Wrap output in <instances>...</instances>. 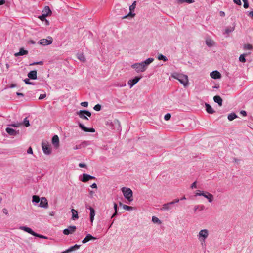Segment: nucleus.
Instances as JSON below:
<instances>
[{
	"label": "nucleus",
	"mask_w": 253,
	"mask_h": 253,
	"mask_svg": "<svg viewBox=\"0 0 253 253\" xmlns=\"http://www.w3.org/2000/svg\"><path fill=\"white\" fill-rule=\"evenodd\" d=\"M205 193V192L203 191H200V190H198L197 191L196 193H195V196H204V193Z\"/></svg>",
	"instance_id": "nucleus-38"
},
{
	"label": "nucleus",
	"mask_w": 253,
	"mask_h": 253,
	"mask_svg": "<svg viewBox=\"0 0 253 253\" xmlns=\"http://www.w3.org/2000/svg\"><path fill=\"white\" fill-rule=\"evenodd\" d=\"M213 100H214V102H215L216 103H217L220 106H222V99L221 98L220 96H219L218 95H216V96H214Z\"/></svg>",
	"instance_id": "nucleus-27"
},
{
	"label": "nucleus",
	"mask_w": 253,
	"mask_h": 253,
	"mask_svg": "<svg viewBox=\"0 0 253 253\" xmlns=\"http://www.w3.org/2000/svg\"><path fill=\"white\" fill-rule=\"evenodd\" d=\"M122 191L123 193L124 197L128 200L129 202L132 201V191L128 188L123 187Z\"/></svg>",
	"instance_id": "nucleus-7"
},
{
	"label": "nucleus",
	"mask_w": 253,
	"mask_h": 253,
	"mask_svg": "<svg viewBox=\"0 0 253 253\" xmlns=\"http://www.w3.org/2000/svg\"><path fill=\"white\" fill-rule=\"evenodd\" d=\"M81 148V145H76L73 147L74 150H77Z\"/></svg>",
	"instance_id": "nucleus-54"
},
{
	"label": "nucleus",
	"mask_w": 253,
	"mask_h": 253,
	"mask_svg": "<svg viewBox=\"0 0 253 253\" xmlns=\"http://www.w3.org/2000/svg\"><path fill=\"white\" fill-rule=\"evenodd\" d=\"M141 78V77H135L133 79L129 80L128 82V84L131 88L135 85Z\"/></svg>",
	"instance_id": "nucleus-13"
},
{
	"label": "nucleus",
	"mask_w": 253,
	"mask_h": 253,
	"mask_svg": "<svg viewBox=\"0 0 253 253\" xmlns=\"http://www.w3.org/2000/svg\"><path fill=\"white\" fill-rule=\"evenodd\" d=\"M43 64V62L42 61H39L37 62H34L30 64V65H42Z\"/></svg>",
	"instance_id": "nucleus-46"
},
{
	"label": "nucleus",
	"mask_w": 253,
	"mask_h": 253,
	"mask_svg": "<svg viewBox=\"0 0 253 253\" xmlns=\"http://www.w3.org/2000/svg\"><path fill=\"white\" fill-rule=\"evenodd\" d=\"M52 144L56 147H58L59 145V139L57 135H54L52 139Z\"/></svg>",
	"instance_id": "nucleus-22"
},
{
	"label": "nucleus",
	"mask_w": 253,
	"mask_h": 253,
	"mask_svg": "<svg viewBox=\"0 0 253 253\" xmlns=\"http://www.w3.org/2000/svg\"><path fill=\"white\" fill-rule=\"evenodd\" d=\"M91 187L92 188H95V189H97V185L96 183H93L91 185Z\"/></svg>",
	"instance_id": "nucleus-58"
},
{
	"label": "nucleus",
	"mask_w": 253,
	"mask_h": 253,
	"mask_svg": "<svg viewBox=\"0 0 253 253\" xmlns=\"http://www.w3.org/2000/svg\"><path fill=\"white\" fill-rule=\"evenodd\" d=\"M237 117V116L235 113H231L228 116V119L229 121H232Z\"/></svg>",
	"instance_id": "nucleus-30"
},
{
	"label": "nucleus",
	"mask_w": 253,
	"mask_h": 253,
	"mask_svg": "<svg viewBox=\"0 0 253 253\" xmlns=\"http://www.w3.org/2000/svg\"><path fill=\"white\" fill-rule=\"evenodd\" d=\"M16 84H11V85H10V87H11V88H13V87H16Z\"/></svg>",
	"instance_id": "nucleus-64"
},
{
	"label": "nucleus",
	"mask_w": 253,
	"mask_h": 253,
	"mask_svg": "<svg viewBox=\"0 0 253 253\" xmlns=\"http://www.w3.org/2000/svg\"><path fill=\"white\" fill-rule=\"evenodd\" d=\"M209 235V232L207 229L201 230L197 236L202 245L205 244L206 240Z\"/></svg>",
	"instance_id": "nucleus-2"
},
{
	"label": "nucleus",
	"mask_w": 253,
	"mask_h": 253,
	"mask_svg": "<svg viewBox=\"0 0 253 253\" xmlns=\"http://www.w3.org/2000/svg\"><path fill=\"white\" fill-rule=\"evenodd\" d=\"M154 60V58H149L141 63H136L133 64L131 66V67L137 73L143 72L147 69L148 65L153 62Z\"/></svg>",
	"instance_id": "nucleus-1"
},
{
	"label": "nucleus",
	"mask_w": 253,
	"mask_h": 253,
	"mask_svg": "<svg viewBox=\"0 0 253 253\" xmlns=\"http://www.w3.org/2000/svg\"><path fill=\"white\" fill-rule=\"evenodd\" d=\"M205 106L206 108V111L208 113L212 114L214 112V111L213 110L211 106L209 104L206 103Z\"/></svg>",
	"instance_id": "nucleus-28"
},
{
	"label": "nucleus",
	"mask_w": 253,
	"mask_h": 253,
	"mask_svg": "<svg viewBox=\"0 0 253 253\" xmlns=\"http://www.w3.org/2000/svg\"><path fill=\"white\" fill-rule=\"evenodd\" d=\"M115 212L111 216V218L113 217L118 212L120 211V213L124 212V211H130L133 210V207H114Z\"/></svg>",
	"instance_id": "nucleus-5"
},
{
	"label": "nucleus",
	"mask_w": 253,
	"mask_h": 253,
	"mask_svg": "<svg viewBox=\"0 0 253 253\" xmlns=\"http://www.w3.org/2000/svg\"><path fill=\"white\" fill-rule=\"evenodd\" d=\"M234 30V27L227 28L225 29V33L229 34Z\"/></svg>",
	"instance_id": "nucleus-37"
},
{
	"label": "nucleus",
	"mask_w": 253,
	"mask_h": 253,
	"mask_svg": "<svg viewBox=\"0 0 253 253\" xmlns=\"http://www.w3.org/2000/svg\"><path fill=\"white\" fill-rule=\"evenodd\" d=\"M80 246L81 245L76 244L73 246L70 247L67 250L62 252L61 253H68L72 252L73 251L78 250V249H79Z\"/></svg>",
	"instance_id": "nucleus-19"
},
{
	"label": "nucleus",
	"mask_w": 253,
	"mask_h": 253,
	"mask_svg": "<svg viewBox=\"0 0 253 253\" xmlns=\"http://www.w3.org/2000/svg\"><path fill=\"white\" fill-rule=\"evenodd\" d=\"M79 167L81 168H84L86 167V165L84 163H80L79 165Z\"/></svg>",
	"instance_id": "nucleus-56"
},
{
	"label": "nucleus",
	"mask_w": 253,
	"mask_h": 253,
	"mask_svg": "<svg viewBox=\"0 0 253 253\" xmlns=\"http://www.w3.org/2000/svg\"><path fill=\"white\" fill-rule=\"evenodd\" d=\"M3 213H4L5 215H8V211L7 209L6 208H4L2 210Z\"/></svg>",
	"instance_id": "nucleus-53"
},
{
	"label": "nucleus",
	"mask_w": 253,
	"mask_h": 253,
	"mask_svg": "<svg viewBox=\"0 0 253 253\" xmlns=\"http://www.w3.org/2000/svg\"><path fill=\"white\" fill-rule=\"evenodd\" d=\"M196 187H197V186H196V181H195L191 185V188L193 189V188H196Z\"/></svg>",
	"instance_id": "nucleus-52"
},
{
	"label": "nucleus",
	"mask_w": 253,
	"mask_h": 253,
	"mask_svg": "<svg viewBox=\"0 0 253 253\" xmlns=\"http://www.w3.org/2000/svg\"><path fill=\"white\" fill-rule=\"evenodd\" d=\"M244 7L245 8H247L249 7V3L248 2H245V3H244V5H243Z\"/></svg>",
	"instance_id": "nucleus-57"
},
{
	"label": "nucleus",
	"mask_w": 253,
	"mask_h": 253,
	"mask_svg": "<svg viewBox=\"0 0 253 253\" xmlns=\"http://www.w3.org/2000/svg\"><path fill=\"white\" fill-rule=\"evenodd\" d=\"M95 178L94 176H91L87 174H83V178L81 181L83 182H86L90 179H94Z\"/></svg>",
	"instance_id": "nucleus-14"
},
{
	"label": "nucleus",
	"mask_w": 253,
	"mask_h": 253,
	"mask_svg": "<svg viewBox=\"0 0 253 253\" xmlns=\"http://www.w3.org/2000/svg\"><path fill=\"white\" fill-rule=\"evenodd\" d=\"M252 48V45L250 44H245L244 45V49L247 50H251Z\"/></svg>",
	"instance_id": "nucleus-41"
},
{
	"label": "nucleus",
	"mask_w": 253,
	"mask_h": 253,
	"mask_svg": "<svg viewBox=\"0 0 253 253\" xmlns=\"http://www.w3.org/2000/svg\"><path fill=\"white\" fill-rule=\"evenodd\" d=\"M81 105L84 107H86L88 106V102H83L81 103Z\"/></svg>",
	"instance_id": "nucleus-49"
},
{
	"label": "nucleus",
	"mask_w": 253,
	"mask_h": 253,
	"mask_svg": "<svg viewBox=\"0 0 253 253\" xmlns=\"http://www.w3.org/2000/svg\"><path fill=\"white\" fill-rule=\"evenodd\" d=\"M28 53V51L25 50L23 48H20L19 51L14 53V56L18 57L19 56H22L27 55Z\"/></svg>",
	"instance_id": "nucleus-17"
},
{
	"label": "nucleus",
	"mask_w": 253,
	"mask_h": 253,
	"mask_svg": "<svg viewBox=\"0 0 253 253\" xmlns=\"http://www.w3.org/2000/svg\"><path fill=\"white\" fill-rule=\"evenodd\" d=\"M206 42V44L210 47L212 46L214 44V41L210 39H207Z\"/></svg>",
	"instance_id": "nucleus-29"
},
{
	"label": "nucleus",
	"mask_w": 253,
	"mask_h": 253,
	"mask_svg": "<svg viewBox=\"0 0 253 253\" xmlns=\"http://www.w3.org/2000/svg\"><path fill=\"white\" fill-rule=\"evenodd\" d=\"M96 238L92 236L90 234H88L86 237L82 240V243L84 244L91 240H95Z\"/></svg>",
	"instance_id": "nucleus-23"
},
{
	"label": "nucleus",
	"mask_w": 253,
	"mask_h": 253,
	"mask_svg": "<svg viewBox=\"0 0 253 253\" xmlns=\"http://www.w3.org/2000/svg\"><path fill=\"white\" fill-rule=\"evenodd\" d=\"M17 95L18 96H24V95H23V93H19V92H17Z\"/></svg>",
	"instance_id": "nucleus-63"
},
{
	"label": "nucleus",
	"mask_w": 253,
	"mask_h": 253,
	"mask_svg": "<svg viewBox=\"0 0 253 253\" xmlns=\"http://www.w3.org/2000/svg\"><path fill=\"white\" fill-rule=\"evenodd\" d=\"M202 210H203V209L202 208V207H200V208H199V207H194V208L193 209V211L194 213H196L197 211H201Z\"/></svg>",
	"instance_id": "nucleus-39"
},
{
	"label": "nucleus",
	"mask_w": 253,
	"mask_h": 253,
	"mask_svg": "<svg viewBox=\"0 0 253 253\" xmlns=\"http://www.w3.org/2000/svg\"><path fill=\"white\" fill-rule=\"evenodd\" d=\"M203 196L207 198L210 202H212L213 200V196L208 192H205Z\"/></svg>",
	"instance_id": "nucleus-24"
},
{
	"label": "nucleus",
	"mask_w": 253,
	"mask_h": 253,
	"mask_svg": "<svg viewBox=\"0 0 253 253\" xmlns=\"http://www.w3.org/2000/svg\"><path fill=\"white\" fill-rule=\"evenodd\" d=\"M219 15L221 17H224L225 16V13L223 11H220L219 12Z\"/></svg>",
	"instance_id": "nucleus-59"
},
{
	"label": "nucleus",
	"mask_w": 253,
	"mask_h": 253,
	"mask_svg": "<svg viewBox=\"0 0 253 253\" xmlns=\"http://www.w3.org/2000/svg\"><path fill=\"white\" fill-rule=\"evenodd\" d=\"M80 127L85 132H94L95 129L93 128H87L81 123L79 124Z\"/></svg>",
	"instance_id": "nucleus-16"
},
{
	"label": "nucleus",
	"mask_w": 253,
	"mask_h": 253,
	"mask_svg": "<svg viewBox=\"0 0 253 253\" xmlns=\"http://www.w3.org/2000/svg\"><path fill=\"white\" fill-rule=\"evenodd\" d=\"M211 77L214 79H220L221 77V74L217 71H214L211 73Z\"/></svg>",
	"instance_id": "nucleus-15"
},
{
	"label": "nucleus",
	"mask_w": 253,
	"mask_h": 253,
	"mask_svg": "<svg viewBox=\"0 0 253 253\" xmlns=\"http://www.w3.org/2000/svg\"><path fill=\"white\" fill-rule=\"evenodd\" d=\"M29 78L32 80H35L37 78V71L33 70L30 71L27 75Z\"/></svg>",
	"instance_id": "nucleus-21"
},
{
	"label": "nucleus",
	"mask_w": 253,
	"mask_h": 253,
	"mask_svg": "<svg viewBox=\"0 0 253 253\" xmlns=\"http://www.w3.org/2000/svg\"><path fill=\"white\" fill-rule=\"evenodd\" d=\"M179 201V200L178 199H175L171 202L164 204L163 206H169L170 205L178 203Z\"/></svg>",
	"instance_id": "nucleus-33"
},
{
	"label": "nucleus",
	"mask_w": 253,
	"mask_h": 253,
	"mask_svg": "<svg viewBox=\"0 0 253 253\" xmlns=\"http://www.w3.org/2000/svg\"><path fill=\"white\" fill-rule=\"evenodd\" d=\"M42 147L43 153L45 154L49 155L51 152V149L50 145L47 142H42Z\"/></svg>",
	"instance_id": "nucleus-9"
},
{
	"label": "nucleus",
	"mask_w": 253,
	"mask_h": 253,
	"mask_svg": "<svg viewBox=\"0 0 253 253\" xmlns=\"http://www.w3.org/2000/svg\"><path fill=\"white\" fill-rule=\"evenodd\" d=\"M171 115L169 113L166 114L164 116V119L165 120L168 121L170 119Z\"/></svg>",
	"instance_id": "nucleus-42"
},
{
	"label": "nucleus",
	"mask_w": 253,
	"mask_h": 253,
	"mask_svg": "<svg viewBox=\"0 0 253 253\" xmlns=\"http://www.w3.org/2000/svg\"><path fill=\"white\" fill-rule=\"evenodd\" d=\"M71 212H72V219L73 220H76L78 219L79 218L78 211L76 210L72 209L71 210Z\"/></svg>",
	"instance_id": "nucleus-26"
},
{
	"label": "nucleus",
	"mask_w": 253,
	"mask_h": 253,
	"mask_svg": "<svg viewBox=\"0 0 253 253\" xmlns=\"http://www.w3.org/2000/svg\"><path fill=\"white\" fill-rule=\"evenodd\" d=\"M46 16H45L44 14L42 13V15L39 16V18L42 21H44L46 19L45 18Z\"/></svg>",
	"instance_id": "nucleus-44"
},
{
	"label": "nucleus",
	"mask_w": 253,
	"mask_h": 253,
	"mask_svg": "<svg viewBox=\"0 0 253 253\" xmlns=\"http://www.w3.org/2000/svg\"><path fill=\"white\" fill-rule=\"evenodd\" d=\"M76 114L78 115L80 118L83 120H87L88 119L86 116L90 117L91 115V113L87 110H80L76 112Z\"/></svg>",
	"instance_id": "nucleus-8"
},
{
	"label": "nucleus",
	"mask_w": 253,
	"mask_h": 253,
	"mask_svg": "<svg viewBox=\"0 0 253 253\" xmlns=\"http://www.w3.org/2000/svg\"><path fill=\"white\" fill-rule=\"evenodd\" d=\"M27 153L30 154H33V150H32V148L31 147H30L28 149V150H27Z\"/></svg>",
	"instance_id": "nucleus-51"
},
{
	"label": "nucleus",
	"mask_w": 253,
	"mask_h": 253,
	"mask_svg": "<svg viewBox=\"0 0 253 253\" xmlns=\"http://www.w3.org/2000/svg\"><path fill=\"white\" fill-rule=\"evenodd\" d=\"M172 77L178 80L184 86L187 85L188 84V78L187 75L182 74H176L172 75Z\"/></svg>",
	"instance_id": "nucleus-3"
},
{
	"label": "nucleus",
	"mask_w": 253,
	"mask_h": 253,
	"mask_svg": "<svg viewBox=\"0 0 253 253\" xmlns=\"http://www.w3.org/2000/svg\"><path fill=\"white\" fill-rule=\"evenodd\" d=\"M240 114L242 115L243 116H246L247 115L246 112L244 110H242L240 112Z\"/></svg>",
	"instance_id": "nucleus-55"
},
{
	"label": "nucleus",
	"mask_w": 253,
	"mask_h": 253,
	"mask_svg": "<svg viewBox=\"0 0 253 253\" xmlns=\"http://www.w3.org/2000/svg\"><path fill=\"white\" fill-rule=\"evenodd\" d=\"M93 109L95 110V111H99L101 110V106L99 104H97L96 105L94 106V107H93Z\"/></svg>",
	"instance_id": "nucleus-40"
},
{
	"label": "nucleus",
	"mask_w": 253,
	"mask_h": 253,
	"mask_svg": "<svg viewBox=\"0 0 253 253\" xmlns=\"http://www.w3.org/2000/svg\"><path fill=\"white\" fill-rule=\"evenodd\" d=\"M136 2L134 1L132 3V4L130 6V7H129L130 12H129V13L127 15L124 16L123 17V19L126 18H127L128 17H130V16L132 17H134L135 15V13H132V11H134L135 8V7H136Z\"/></svg>",
	"instance_id": "nucleus-12"
},
{
	"label": "nucleus",
	"mask_w": 253,
	"mask_h": 253,
	"mask_svg": "<svg viewBox=\"0 0 253 253\" xmlns=\"http://www.w3.org/2000/svg\"><path fill=\"white\" fill-rule=\"evenodd\" d=\"M76 227L74 225L70 226L67 228L63 230V233L66 235L74 233L76 230Z\"/></svg>",
	"instance_id": "nucleus-10"
},
{
	"label": "nucleus",
	"mask_w": 253,
	"mask_h": 253,
	"mask_svg": "<svg viewBox=\"0 0 253 253\" xmlns=\"http://www.w3.org/2000/svg\"><path fill=\"white\" fill-rule=\"evenodd\" d=\"M158 59L159 60H163L166 62L168 60L167 58L162 54H160L158 57Z\"/></svg>",
	"instance_id": "nucleus-34"
},
{
	"label": "nucleus",
	"mask_w": 253,
	"mask_h": 253,
	"mask_svg": "<svg viewBox=\"0 0 253 253\" xmlns=\"http://www.w3.org/2000/svg\"><path fill=\"white\" fill-rule=\"evenodd\" d=\"M233 1L235 3L238 5H241L242 4L240 0H233Z\"/></svg>",
	"instance_id": "nucleus-48"
},
{
	"label": "nucleus",
	"mask_w": 253,
	"mask_h": 253,
	"mask_svg": "<svg viewBox=\"0 0 253 253\" xmlns=\"http://www.w3.org/2000/svg\"><path fill=\"white\" fill-rule=\"evenodd\" d=\"M246 54H243L240 56L239 57V61L241 62L244 63L246 62L245 56Z\"/></svg>",
	"instance_id": "nucleus-36"
},
{
	"label": "nucleus",
	"mask_w": 253,
	"mask_h": 253,
	"mask_svg": "<svg viewBox=\"0 0 253 253\" xmlns=\"http://www.w3.org/2000/svg\"><path fill=\"white\" fill-rule=\"evenodd\" d=\"M5 3V0H0V5L4 4Z\"/></svg>",
	"instance_id": "nucleus-60"
},
{
	"label": "nucleus",
	"mask_w": 253,
	"mask_h": 253,
	"mask_svg": "<svg viewBox=\"0 0 253 253\" xmlns=\"http://www.w3.org/2000/svg\"><path fill=\"white\" fill-rule=\"evenodd\" d=\"M46 96V94H41L39 96V99L42 100V99H44V98H45Z\"/></svg>",
	"instance_id": "nucleus-47"
},
{
	"label": "nucleus",
	"mask_w": 253,
	"mask_h": 253,
	"mask_svg": "<svg viewBox=\"0 0 253 253\" xmlns=\"http://www.w3.org/2000/svg\"><path fill=\"white\" fill-rule=\"evenodd\" d=\"M152 220L154 223H157L158 224H160L162 223L161 220H159V218L156 216H153L152 218Z\"/></svg>",
	"instance_id": "nucleus-31"
},
{
	"label": "nucleus",
	"mask_w": 253,
	"mask_h": 253,
	"mask_svg": "<svg viewBox=\"0 0 253 253\" xmlns=\"http://www.w3.org/2000/svg\"><path fill=\"white\" fill-rule=\"evenodd\" d=\"M6 132L11 136H15L18 134L19 131H16L14 129L7 127L6 129Z\"/></svg>",
	"instance_id": "nucleus-18"
},
{
	"label": "nucleus",
	"mask_w": 253,
	"mask_h": 253,
	"mask_svg": "<svg viewBox=\"0 0 253 253\" xmlns=\"http://www.w3.org/2000/svg\"><path fill=\"white\" fill-rule=\"evenodd\" d=\"M162 210H169V207H163Z\"/></svg>",
	"instance_id": "nucleus-62"
},
{
	"label": "nucleus",
	"mask_w": 253,
	"mask_h": 253,
	"mask_svg": "<svg viewBox=\"0 0 253 253\" xmlns=\"http://www.w3.org/2000/svg\"><path fill=\"white\" fill-rule=\"evenodd\" d=\"M32 202L38 203L40 202V206H47L48 201L45 197H42L41 199L37 195H34L32 197Z\"/></svg>",
	"instance_id": "nucleus-4"
},
{
	"label": "nucleus",
	"mask_w": 253,
	"mask_h": 253,
	"mask_svg": "<svg viewBox=\"0 0 253 253\" xmlns=\"http://www.w3.org/2000/svg\"><path fill=\"white\" fill-rule=\"evenodd\" d=\"M249 16L252 18H253V11L249 12Z\"/></svg>",
	"instance_id": "nucleus-61"
},
{
	"label": "nucleus",
	"mask_w": 253,
	"mask_h": 253,
	"mask_svg": "<svg viewBox=\"0 0 253 253\" xmlns=\"http://www.w3.org/2000/svg\"><path fill=\"white\" fill-rule=\"evenodd\" d=\"M89 210L90 211V213H89L90 220L91 222L92 223L93 221V220H94V216L95 215V211L93 209V208H92L91 207H89Z\"/></svg>",
	"instance_id": "nucleus-25"
},
{
	"label": "nucleus",
	"mask_w": 253,
	"mask_h": 253,
	"mask_svg": "<svg viewBox=\"0 0 253 253\" xmlns=\"http://www.w3.org/2000/svg\"><path fill=\"white\" fill-rule=\"evenodd\" d=\"M179 3H182L184 2H186L188 3H192L194 2V0H178Z\"/></svg>",
	"instance_id": "nucleus-35"
},
{
	"label": "nucleus",
	"mask_w": 253,
	"mask_h": 253,
	"mask_svg": "<svg viewBox=\"0 0 253 253\" xmlns=\"http://www.w3.org/2000/svg\"><path fill=\"white\" fill-rule=\"evenodd\" d=\"M22 123H14L10 125V126H13V127H18L22 125Z\"/></svg>",
	"instance_id": "nucleus-43"
},
{
	"label": "nucleus",
	"mask_w": 253,
	"mask_h": 253,
	"mask_svg": "<svg viewBox=\"0 0 253 253\" xmlns=\"http://www.w3.org/2000/svg\"><path fill=\"white\" fill-rule=\"evenodd\" d=\"M52 42V38L51 37H48V39H42L39 42L40 44L42 45H47L51 44Z\"/></svg>",
	"instance_id": "nucleus-11"
},
{
	"label": "nucleus",
	"mask_w": 253,
	"mask_h": 253,
	"mask_svg": "<svg viewBox=\"0 0 253 253\" xmlns=\"http://www.w3.org/2000/svg\"><path fill=\"white\" fill-rule=\"evenodd\" d=\"M77 57L78 59H79L81 61L84 62L85 60V58L82 53L78 54Z\"/></svg>",
	"instance_id": "nucleus-32"
},
{
	"label": "nucleus",
	"mask_w": 253,
	"mask_h": 253,
	"mask_svg": "<svg viewBox=\"0 0 253 253\" xmlns=\"http://www.w3.org/2000/svg\"><path fill=\"white\" fill-rule=\"evenodd\" d=\"M24 125L26 126V127H28L30 126V124H29V122L28 120H27V118H25L24 120Z\"/></svg>",
	"instance_id": "nucleus-45"
},
{
	"label": "nucleus",
	"mask_w": 253,
	"mask_h": 253,
	"mask_svg": "<svg viewBox=\"0 0 253 253\" xmlns=\"http://www.w3.org/2000/svg\"><path fill=\"white\" fill-rule=\"evenodd\" d=\"M19 229H20L25 232H27L28 233L34 236L38 237L39 238H42V239H47V237L46 236H45L42 235H40V234H38L35 233V232H34L30 228H29L28 227L21 226V227H20Z\"/></svg>",
	"instance_id": "nucleus-6"
},
{
	"label": "nucleus",
	"mask_w": 253,
	"mask_h": 253,
	"mask_svg": "<svg viewBox=\"0 0 253 253\" xmlns=\"http://www.w3.org/2000/svg\"><path fill=\"white\" fill-rule=\"evenodd\" d=\"M24 82L27 84H31L32 83L29 81V80L28 79H25L24 80Z\"/></svg>",
	"instance_id": "nucleus-50"
},
{
	"label": "nucleus",
	"mask_w": 253,
	"mask_h": 253,
	"mask_svg": "<svg viewBox=\"0 0 253 253\" xmlns=\"http://www.w3.org/2000/svg\"><path fill=\"white\" fill-rule=\"evenodd\" d=\"M42 14H44L45 16H48L51 15L52 12L49 6H45L42 11Z\"/></svg>",
	"instance_id": "nucleus-20"
}]
</instances>
